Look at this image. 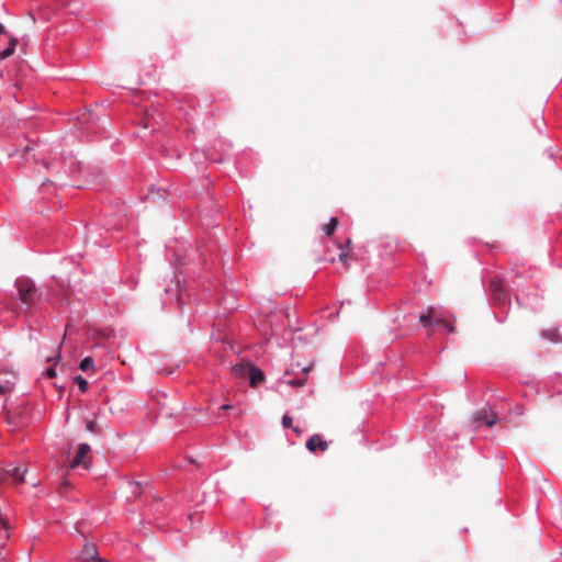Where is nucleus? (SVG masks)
Instances as JSON below:
<instances>
[{
  "instance_id": "f257e3e1",
  "label": "nucleus",
  "mask_w": 562,
  "mask_h": 562,
  "mask_svg": "<svg viewBox=\"0 0 562 562\" xmlns=\"http://www.w3.org/2000/svg\"><path fill=\"white\" fill-rule=\"evenodd\" d=\"M14 286L18 292L20 307L24 312L35 308L48 297V293L44 294L42 288L37 286L29 277L16 278Z\"/></svg>"
},
{
  "instance_id": "f03ea898",
  "label": "nucleus",
  "mask_w": 562,
  "mask_h": 562,
  "mask_svg": "<svg viewBox=\"0 0 562 562\" xmlns=\"http://www.w3.org/2000/svg\"><path fill=\"white\" fill-rule=\"evenodd\" d=\"M488 291L492 304L498 307L501 312H507V307L510 305V296L503 279L498 276L492 277Z\"/></svg>"
},
{
  "instance_id": "7ed1b4c3",
  "label": "nucleus",
  "mask_w": 562,
  "mask_h": 562,
  "mask_svg": "<svg viewBox=\"0 0 562 562\" xmlns=\"http://www.w3.org/2000/svg\"><path fill=\"white\" fill-rule=\"evenodd\" d=\"M420 325L425 329H443L449 333L454 330L453 323L449 318H419Z\"/></svg>"
},
{
  "instance_id": "20e7f679",
  "label": "nucleus",
  "mask_w": 562,
  "mask_h": 562,
  "mask_svg": "<svg viewBox=\"0 0 562 562\" xmlns=\"http://www.w3.org/2000/svg\"><path fill=\"white\" fill-rule=\"evenodd\" d=\"M90 452V446L88 443H81L78 451L70 463L71 468L83 465L86 469L89 468L88 453Z\"/></svg>"
},
{
  "instance_id": "39448f33",
  "label": "nucleus",
  "mask_w": 562,
  "mask_h": 562,
  "mask_svg": "<svg viewBox=\"0 0 562 562\" xmlns=\"http://www.w3.org/2000/svg\"><path fill=\"white\" fill-rule=\"evenodd\" d=\"M80 559L83 562H105L102 558L99 557L97 547L92 543H86L83 546Z\"/></svg>"
},
{
  "instance_id": "423d86ee",
  "label": "nucleus",
  "mask_w": 562,
  "mask_h": 562,
  "mask_svg": "<svg viewBox=\"0 0 562 562\" xmlns=\"http://www.w3.org/2000/svg\"><path fill=\"white\" fill-rule=\"evenodd\" d=\"M14 374L8 371H0V395L10 392L14 386Z\"/></svg>"
},
{
  "instance_id": "0eeeda50",
  "label": "nucleus",
  "mask_w": 562,
  "mask_h": 562,
  "mask_svg": "<svg viewBox=\"0 0 562 562\" xmlns=\"http://www.w3.org/2000/svg\"><path fill=\"white\" fill-rule=\"evenodd\" d=\"M328 448L327 441L323 440L319 435H313L307 441H306V449L311 452L319 451H326Z\"/></svg>"
},
{
  "instance_id": "6e6552de",
  "label": "nucleus",
  "mask_w": 562,
  "mask_h": 562,
  "mask_svg": "<svg viewBox=\"0 0 562 562\" xmlns=\"http://www.w3.org/2000/svg\"><path fill=\"white\" fill-rule=\"evenodd\" d=\"M475 422L476 423H484L486 426L491 427L496 424L497 416L495 412L492 409H482L476 413L475 415Z\"/></svg>"
},
{
  "instance_id": "1a4fd4ad",
  "label": "nucleus",
  "mask_w": 562,
  "mask_h": 562,
  "mask_svg": "<svg viewBox=\"0 0 562 562\" xmlns=\"http://www.w3.org/2000/svg\"><path fill=\"white\" fill-rule=\"evenodd\" d=\"M418 316H452L442 305H431L420 312Z\"/></svg>"
},
{
  "instance_id": "9d476101",
  "label": "nucleus",
  "mask_w": 562,
  "mask_h": 562,
  "mask_svg": "<svg viewBox=\"0 0 562 562\" xmlns=\"http://www.w3.org/2000/svg\"><path fill=\"white\" fill-rule=\"evenodd\" d=\"M265 380L263 372L255 366H251L249 369V384L252 387H256Z\"/></svg>"
},
{
  "instance_id": "9b49d317",
  "label": "nucleus",
  "mask_w": 562,
  "mask_h": 562,
  "mask_svg": "<svg viewBox=\"0 0 562 562\" xmlns=\"http://www.w3.org/2000/svg\"><path fill=\"white\" fill-rule=\"evenodd\" d=\"M250 368L251 364L246 362H239L233 367L232 372L236 378H245L247 374H249Z\"/></svg>"
},
{
  "instance_id": "f8f14e48",
  "label": "nucleus",
  "mask_w": 562,
  "mask_h": 562,
  "mask_svg": "<svg viewBox=\"0 0 562 562\" xmlns=\"http://www.w3.org/2000/svg\"><path fill=\"white\" fill-rule=\"evenodd\" d=\"M25 473H26V469L14 468L12 470H7L4 472V475H9V476L13 477L14 482L20 484V483L24 482Z\"/></svg>"
},
{
  "instance_id": "ddd939ff",
  "label": "nucleus",
  "mask_w": 562,
  "mask_h": 562,
  "mask_svg": "<svg viewBox=\"0 0 562 562\" xmlns=\"http://www.w3.org/2000/svg\"><path fill=\"white\" fill-rule=\"evenodd\" d=\"M55 284H56V285L60 289V291L63 292L64 297H61V299H60V301L63 302L65 299H67V300H68V295H69V294H68V290H67V288H66V285H65V283H64V281H63V280H61V281H59V280H57L56 278H54V279H53V281H52V283L48 285V290H47V291H48V292H52V291L54 290Z\"/></svg>"
},
{
  "instance_id": "4468645a",
  "label": "nucleus",
  "mask_w": 562,
  "mask_h": 562,
  "mask_svg": "<svg viewBox=\"0 0 562 562\" xmlns=\"http://www.w3.org/2000/svg\"><path fill=\"white\" fill-rule=\"evenodd\" d=\"M176 292L178 305L184 304V296H190V294L187 292L186 288H182L180 281L176 283Z\"/></svg>"
},
{
  "instance_id": "2eb2a0df",
  "label": "nucleus",
  "mask_w": 562,
  "mask_h": 562,
  "mask_svg": "<svg viewBox=\"0 0 562 562\" xmlns=\"http://www.w3.org/2000/svg\"><path fill=\"white\" fill-rule=\"evenodd\" d=\"M15 46H16V40H12L10 42V45L8 47H5L1 53H0V59H5L8 57H10L14 50H15Z\"/></svg>"
},
{
  "instance_id": "dca6fc26",
  "label": "nucleus",
  "mask_w": 562,
  "mask_h": 562,
  "mask_svg": "<svg viewBox=\"0 0 562 562\" xmlns=\"http://www.w3.org/2000/svg\"><path fill=\"white\" fill-rule=\"evenodd\" d=\"M543 336L553 342H560L562 340L561 335L557 330H548L543 334Z\"/></svg>"
},
{
  "instance_id": "f3484780",
  "label": "nucleus",
  "mask_w": 562,
  "mask_h": 562,
  "mask_svg": "<svg viewBox=\"0 0 562 562\" xmlns=\"http://www.w3.org/2000/svg\"><path fill=\"white\" fill-rule=\"evenodd\" d=\"M336 226H337V218L336 217H331L329 220V223L325 226L326 235L330 236L335 232Z\"/></svg>"
},
{
  "instance_id": "a211bd4d",
  "label": "nucleus",
  "mask_w": 562,
  "mask_h": 562,
  "mask_svg": "<svg viewBox=\"0 0 562 562\" xmlns=\"http://www.w3.org/2000/svg\"><path fill=\"white\" fill-rule=\"evenodd\" d=\"M92 367H93V360H92V358H90V357H86V358H83V359L81 360V362H80V369H81L82 371H87V370H89V369H90V368H92Z\"/></svg>"
},
{
  "instance_id": "6ab92c4d",
  "label": "nucleus",
  "mask_w": 562,
  "mask_h": 562,
  "mask_svg": "<svg viewBox=\"0 0 562 562\" xmlns=\"http://www.w3.org/2000/svg\"><path fill=\"white\" fill-rule=\"evenodd\" d=\"M75 382L78 384L81 392H86L88 390V381L83 379L81 375H78L75 379Z\"/></svg>"
},
{
  "instance_id": "aec40b11",
  "label": "nucleus",
  "mask_w": 562,
  "mask_h": 562,
  "mask_svg": "<svg viewBox=\"0 0 562 562\" xmlns=\"http://www.w3.org/2000/svg\"><path fill=\"white\" fill-rule=\"evenodd\" d=\"M292 423H293V420H292V417H291V416H289V415H286V414H285V415L282 417V426H283L284 428H291V427H292Z\"/></svg>"
},
{
  "instance_id": "412c9836",
  "label": "nucleus",
  "mask_w": 562,
  "mask_h": 562,
  "mask_svg": "<svg viewBox=\"0 0 562 562\" xmlns=\"http://www.w3.org/2000/svg\"><path fill=\"white\" fill-rule=\"evenodd\" d=\"M86 428H87V430H88V431H91V432H95V431H98V425H97V423H95V422H93V420H89V422H87V424H86Z\"/></svg>"
},
{
  "instance_id": "4be33fe9",
  "label": "nucleus",
  "mask_w": 562,
  "mask_h": 562,
  "mask_svg": "<svg viewBox=\"0 0 562 562\" xmlns=\"http://www.w3.org/2000/svg\"><path fill=\"white\" fill-rule=\"evenodd\" d=\"M45 374L47 378L49 379H53L56 376V371L54 368H48L46 371H45Z\"/></svg>"
},
{
  "instance_id": "5701e85b",
  "label": "nucleus",
  "mask_w": 562,
  "mask_h": 562,
  "mask_svg": "<svg viewBox=\"0 0 562 562\" xmlns=\"http://www.w3.org/2000/svg\"><path fill=\"white\" fill-rule=\"evenodd\" d=\"M43 166H44V168H46V169H47V170H49V171H50L53 168H55V164H54V162H46V161H44V162H43Z\"/></svg>"
},
{
  "instance_id": "b1692460",
  "label": "nucleus",
  "mask_w": 562,
  "mask_h": 562,
  "mask_svg": "<svg viewBox=\"0 0 562 562\" xmlns=\"http://www.w3.org/2000/svg\"><path fill=\"white\" fill-rule=\"evenodd\" d=\"M291 384L294 385V386H303L304 385V381L295 380V381L291 382Z\"/></svg>"
},
{
  "instance_id": "393cba45",
  "label": "nucleus",
  "mask_w": 562,
  "mask_h": 562,
  "mask_svg": "<svg viewBox=\"0 0 562 562\" xmlns=\"http://www.w3.org/2000/svg\"><path fill=\"white\" fill-rule=\"evenodd\" d=\"M347 256H348V254H347L346 251H344V250H342V251L339 254V259H340V261H345V260H346V258H347Z\"/></svg>"
},
{
  "instance_id": "a878e982",
  "label": "nucleus",
  "mask_w": 562,
  "mask_h": 562,
  "mask_svg": "<svg viewBox=\"0 0 562 562\" xmlns=\"http://www.w3.org/2000/svg\"><path fill=\"white\" fill-rule=\"evenodd\" d=\"M0 522H1V525H2V527H3V528H5V529H8V528H9V526H8V521H7L4 518H2L1 516H0Z\"/></svg>"
},
{
  "instance_id": "bb28decb",
  "label": "nucleus",
  "mask_w": 562,
  "mask_h": 562,
  "mask_svg": "<svg viewBox=\"0 0 562 562\" xmlns=\"http://www.w3.org/2000/svg\"><path fill=\"white\" fill-rule=\"evenodd\" d=\"M535 124H536L537 130H539L541 132V123H538V119L535 120Z\"/></svg>"
},
{
  "instance_id": "cd10ccee",
  "label": "nucleus",
  "mask_w": 562,
  "mask_h": 562,
  "mask_svg": "<svg viewBox=\"0 0 562 562\" xmlns=\"http://www.w3.org/2000/svg\"><path fill=\"white\" fill-rule=\"evenodd\" d=\"M535 124H536L537 130H539L541 132V123H538V119L535 120Z\"/></svg>"
},
{
  "instance_id": "c85d7f7f",
  "label": "nucleus",
  "mask_w": 562,
  "mask_h": 562,
  "mask_svg": "<svg viewBox=\"0 0 562 562\" xmlns=\"http://www.w3.org/2000/svg\"><path fill=\"white\" fill-rule=\"evenodd\" d=\"M5 31L4 25L0 22V34H3Z\"/></svg>"
},
{
  "instance_id": "c756f323",
  "label": "nucleus",
  "mask_w": 562,
  "mask_h": 562,
  "mask_svg": "<svg viewBox=\"0 0 562 562\" xmlns=\"http://www.w3.org/2000/svg\"><path fill=\"white\" fill-rule=\"evenodd\" d=\"M222 409H231L232 408V405L229 404H225L221 407Z\"/></svg>"
},
{
  "instance_id": "7c9ffc66",
  "label": "nucleus",
  "mask_w": 562,
  "mask_h": 562,
  "mask_svg": "<svg viewBox=\"0 0 562 562\" xmlns=\"http://www.w3.org/2000/svg\"><path fill=\"white\" fill-rule=\"evenodd\" d=\"M170 291H171V289H169V288H166V289H165V292H166L167 294H168Z\"/></svg>"
},
{
  "instance_id": "2f4dec72",
  "label": "nucleus",
  "mask_w": 562,
  "mask_h": 562,
  "mask_svg": "<svg viewBox=\"0 0 562 562\" xmlns=\"http://www.w3.org/2000/svg\"><path fill=\"white\" fill-rule=\"evenodd\" d=\"M293 430H294L295 432H297V434L300 432V429H299V428H296V427H294V428H293Z\"/></svg>"
},
{
  "instance_id": "473e14b6",
  "label": "nucleus",
  "mask_w": 562,
  "mask_h": 562,
  "mask_svg": "<svg viewBox=\"0 0 562 562\" xmlns=\"http://www.w3.org/2000/svg\"><path fill=\"white\" fill-rule=\"evenodd\" d=\"M47 182H50V180L46 179L45 181H43V184H46Z\"/></svg>"
},
{
  "instance_id": "72a5a7b5",
  "label": "nucleus",
  "mask_w": 562,
  "mask_h": 562,
  "mask_svg": "<svg viewBox=\"0 0 562 562\" xmlns=\"http://www.w3.org/2000/svg\"><path fill=\"white\" fill-rule=\"evenodd\" d=\"M539 120L541 121V123L543 124V116L540 115Z\"/></svg>"
},
{
  "instance_id": "f704fd0d",
  "label": "nucleus",
  "mask_w": 562,
  "mask_h": 562,
  "mask_svg": "<svg viewBox=\"0 0 562 562\" xmlns=\"http://www.w3.org/2000/svg\"><path fill=\"white\" fill-rule=\"evenodd\" d=\"M304 372H308L311 371V368H307V369H303Z\"/></svg>"
},
{
  "instance_id": "c9c22d12",
  "label": "nucleus",
  "mask_w": 562,
  "mask_h": 562,
  "mask_svg": "<svg viewBox=\"0 0 562 562\" xmlns=\"http://www.w3.org/2000/svg\"><path fill=\"white\" fill-rule=\"evenodd\" d=\"M5 477L4 476H1L0 477V482H4Z\"/></svg>"
}]
</instances>
